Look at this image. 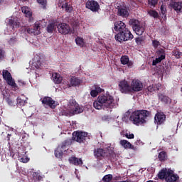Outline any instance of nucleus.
I'll list each match as a JSON object with an SVG mask.
<instances>
[{
    "instance_id": "21",
    "label": "nucleus",
    "mask_w": 182,
    "mask_h": 182,
    "mask_svg": "<svg viewBox=\"0 0 182 182\" xmlns=\"http://www.w3.org/2000/svg\"><path fill=\"white\" fill-rule=\"evenodd\" d=\"M70 144H72V139H68L63 141L60 148L61 150L66 151L67 150H69Z\"/></svg>"
},
{
    "instance_id": "34",
    "label": "nucleus",
    "mask_w": 182,
    "mask_h": 182,
    "mask_svg": "<svg viewBox=\"0 0 182 182\" xmlns=\"http://www.w3.org/2000/svg\"><path fill=\"white\" fill-rule=\"evenodd\" d=\"M17 106H21V107L25 106V105H26V100L21 98L20 97H17Z\"/></svg>"
},
{
    "instance_id": "22",
    "label": "nucleus",
    "mask_w": 182,
    "mask_h": 182,
    "mask_svg": "<svg viewBox=\"0 0 182 182\" xmlns=\"http://www.w3.org/2000/svg\"><path fill=\"white\" fill-rule=\"evenodd\" d=\"M69 161L71 164H74V166H82L83 164V161H82V159H78L77 157H70L69 159Z\"/></svg>"
},
{
    "instance_id": "32",
    "label": "nucleus",
    "mask_w": 182,
    "mask_h": 182,
    "mask_svg": "<svg viewBox=\"0 0 182 182\" xmlns=\"http://www.w3.org/2000/svg\"><path fill=\"white\" fill-rule=\"evenodd\" d=\"M161 13L164 16V19H167V7L166 5L161 6Z\"/></svg>"
},
{
    "instance_id": "8",
    "label": "nucleus",
    "mask_w": 182,
    "mask_h": 182,
    "mask_svg": "<svg viewBox=\"0 0 182 182\" xmlns=\"http://www.w3.org/2000/svg\"><path fill=\"white\" fill-rule=\"evenodd\" d=\"M119 90L121 93H131L132 92V85L127 82L126 80H123L119 82Z\"/></svg>"
},
{
    "instance_id": "39",
    "label": "nucleus",
    "mask_w": 182,
    "mask_h": 182,
    "mask_svg": "<svg viewBox=\"0 0 182 182\" xmlns=\"http://www.w3.org/2000/svg\"><path fill=\"white\" fill-rule=\"evenodd\" d=\"M157 4H159V0H148V5L150 8H155Z\"/></svg>"
},
{
    "instance_id": "29",
    "label": "nucleus",
    "mask_w": 182,
    "mask_h": 182,
    "mask_svg": "<svg viewBox=\"0 0 182 182\" xmlns=\"http://www.w3.org/2000/svg\"><path fill=\"white\" fill-rule=\"evenodd\" d=\"M63 151L64 150L61 149L60 146H58L54 152V154L57 159H60L62 156H63Z\"/></svg>"
},
{
    "instance_id": "2",
    "label": "nucleus",
    "mask_w": 182,
    "mask_h": 182,
    "mask_svg": "<svg viewBox=\"0 0 182 182\" xmlns=\"http://www.w3.org/2000/svg\"><path fill=\"white\" fill-rule=\"evenodd\" d=\"M93 107L97 110H100L102 107L113 109L116 107V103H114L113 96L110 95H100L97 97V100L93 102Z\"/></svg>"
},
{
    "instance_id": "17",
    "label": "nucleus",
    "mask_w": 182,
    "mask_h": 182,
    "mask_svg": "<svg viewBox=\"0 0 182 182\" xmlns=\"http://www.w3.org/2000/svg\"><path fill=\"white\" fill-rule=\"evenodd\" d=\"M161 85H149L146 90H145V93H146L147 96H151L154 94L156 90H160V87Z\"/></svg>"
},
{
    "instance_id": "9",
    "label": "nucleus",
    "mask_w": 182,
    "mask_h": 182,
    "mask_svg": "<svg viewBox=\"0 0 182 182\" xmlns=\"http://www.w3.org/2000/svg\"><path fill=\"white\" fill-rule=\"evenodd\" d=\"M69 105L73 114H79V113H82L83 112V109L79 107V104L76 102L75 100H70Z\"/></svg>"
},
{
    "instance_id": "11",
    "label": "nucleus",
    "mask_w": 182,
    "mask_h": 182,
    "mask_svg": "<svg viewBox=\"0 0 182 182\" xmlns=\"http://www.w3.org/2000/svg\"><path fill=\"white\" fill-rule=\"evenodd\" d=\"M23 31L30 35L32 33L33 35H39L41 33V26L39 23H36L35 26L32 27H24Z\"/></svg>"
},
{
    "instance_id": "55",
    "label": "nucleus",
    "mask_w": 182,
    "mask_h": 182,
    "mask_svg": "<svg viewBox=\"0 0 182 182\" xmlns=\"http://www.w3.org/2000/svg\"><path fill=\"white\" fill-rule=\"evenodd\" d=\"M133 2H139L141 4V0H132Z\"/></svg>"
},
{
    "instance_id": "10",
    "label": "nucleus",
    "mask_w": 182,
    "mask_h": 182,
    "mask_svg": "<svg viewBox=\"0 0 182 182\" xmlns=\"http://www.w3.org/2000/svg\"><path fill=\"white\" fill-rule=\"evenodd\" d=\"M143 90V82L139 79H134L131 82V92H141Z\"/></svg>"
},
{
    "instance_id": "14",
    "label": "nucleus",
    "mask_w": 182,
    "mask_h": 182,
    "mask_svg": "<svg viewBox=\"0 0 182 182\" xmlns=\"http://www.w3.org/2000/svg\"><path fill=\"white\" fill-rule=\"evenodd\" d=\"M86 8H87V9H90L92 12H97L100 6H99V3H97V1L91 0L87 1Z\"/></svg>"
},
{
    "instance_id": "40",
    "label": "nucleus",
    "mask_w": 182,
    "mask_h": 182,
    "mask_svg": "<svg viewBox=\"0 0 182 182\" xmlns=\"http://www.w3.org/2000/svg\"><path fill=\"white\" fill-rule=\"evenodd\" d=\"M181 55H182V53L178 51V50L177 49H175L172 51V55L175 56L176 59H180Z\"/></svg>"
},
{
    "instance_id": "43",
    "label": "nucleus",
    "mask_w": 182,
    "mask_h": 182,
    "mask_svg": "<svg viewBox=\"0 0 182 182\" xmlns=\"http://www.w3.org/2000/svg\"><path fill=\"white\" fill-rule=\"evenodd\" d=\"M135 42L136 43V45H141V43H143V42H144V38H143V36H139V37H136L135 38Z\"/></svg>"
},
{
    "instance_id": "15",
    "label": "nucleus",
    "mask_w": 182,
    "mask_h": 182,
    "mask_svg": "<svg viewBox=\"0 0 182 182\" xmlns=\"http://www.w3.org/2000/svg\"><path fill=\"white\" fill-rule=\"evenodd\" d=\"M154 120L156 124H163L166 122V114L163 112H157L155 114Z\"/></svg>"
},
{
    "instance_id": "53",
    "label": "nucleus",
    "mask_w": 182,
    "mask_h": 182,
    "mask_svg": "<svg viewBox=\"0 0 182 182\" xmlns=\"http://www.w3.org/2000/svg\"><path fill=\"white\" fill-rule=\"evenodd\" d=\"M159 55L160 56L158 58V59L161 60H161H164V59H166V54H161Z\"/></svg>"
},
{
    "instance_id": "36",
    "label": "nucleus",
    "mask_w": 182,
    "mask_h": 182,
    "mask_svg": "<svg viewBox=\"0 0 182 182\" xmlns=\"http://www.w3.org/2000/svg\"><path fill=\"white\" fill-rule=\"evenodd\" d=\"M38 4L41 5L43 9H46V6L48 5V0H37Z\"/></svg>"
},
{
    "instance_id": "54",
    "label": "nucleus",
    "mask_w": 182,
    "mask_h": 182,
    "mask_svg": "<svg viewBox=\"0 0 182 182\" xmlns=\"http://www.w3.org/2000/svg\"><path fill=\"white\" fill-rule=\"evenodd\" d=\"M2 58H4V52L0 49V59H2Z\"/></svg>"
},
{
    "instance_id": "23",
    "label": "nucleus",
    "mask_w": 182,
    "mask_h": 182,
    "mask_svg": "<svg viewBox=\"0 0 182 182\" xmlns=\"http://www.w3.org/2000/svg\"><path fill=\"white\" fill-rule=\"evenodd\" d=\"M83 81L76 77H73L70 80L71 86H79Z\"/></svg>"
},
{
    "instance_id": "48",
    "label": "nucleus",
    "mask_w": 182,
    "mask_h": 182,
    "mask_svg": "<svg viewBox=\"0 0 182 182\" xmlns=\"http://www.w3.org/2000/svg\"><path fill=\"white\" fill-rule=\"evenodd\" d=\"M156 54L157 55H164V54H166V50H164V49H163V48H160L156 51Z\"/></svg>"
},
{
    "instance_id": "26",
    "label": "nucleus",
    "mask_w": 182,
    "mask_h": 182,
    "mask_svg": "<svg viewBox=\"0 0 182 182\" xmlns=\"http://www.w3.org/2000/svg\"><path fill=\"white\" fill-rule=\"evenodd\" d=\"M75 43H76V45H77L80 48H83L86 45V43L85 42V40L83 39V38H81V37H77L75 38Z\"/></svg>"
},
{
    "instance_id": "41",
    "label": "nucleus",
    "mask_w": 182,
    "mask_h": 182,
    "mask_svg": "<svg viewBox=\"0 0 182 182\" xmlns=\"http://www.w3.org/2000/svg\"><path fill=\"white\" fill-rule=\"evenodd\" d=\"M122 180V177L120 175H114L112 176V181L116 182H129V181H120Z\"/></svg>"
},
{
    "instance_id": "24",
    "label": "nucleus",
    "mask_w": 182,
    "mask_h": 182,
    "mask_svg": "<svg viewBox=\"0 0 182 182\" xmlns=\"http://www.w3.org/2000/svg\"><path fill=\"white\" fill-rule=\"evenodd\" d=\"M21 11L23 12V14H24L26 18H31V16H32V12L31 11V9H29V7L28 6H23L21 7Z\"/></svg>"
},
{
    "instance_id": "42",
    "label": "nucleus",
    "mask_w": 182,
    "mask_h": 182,
    "mask_svg": "<svg viewBox=\"0 0 182 182\" xmlns=\"http://www.w3.org/2000/svg\"><path fill=\"white\" fill-rule=\"evenodd\" d=\"M53 31H55V24L51 23L47 26V32H48V33H52Z\"/></svg>"
},
{
    "instance_id": "50",
    "label": "nucleus",
    "mask_w": 182,
    "mask_h": 182,
    "mask_svg": "<svg viewBox=\"0 0 182 182\" xmlns=\"http://www.w3.org/2000/svg\"><path fill=\"white\" fill-rule=\"evenodd\" d=\"M125 136L127 137V139H134V134H130V132H129V133L127 132L125 134Z\"/></svg>"
},
{
    "instance_id": "46",
    "label": "nucleus",
    "mask_w": 182,
    "mask_h": 182,
    "mask_svg": "<svg viewBox=\"0 0 182 182\" xmlns=\"http://www.w3.org/2000/svg\"><path fill=\"white\" fill-rule=\"evenodd\" d=\"M6 102L9 106H15V101L12 100L11 98L8 97L6 99Z\"/></svg>"
},
{
    "instance_id": "4",
    "label": "nucleus",
    "mask_w": 182,
    "mask_h": 182,
    "mask_svg": "<svg viewBox=\"0 0 182 182\" xmlns=\"http://www.w3.org/2000/svg\"><path fill=\"white\" fill-rule=\"evenodd\" d=\"M159 178L161 180H165L166 182H177L180 179V177L177 173H174V171L168 169H162L158 174Z\"/></svg>"
},
{
    "instance_id": "27",
    "label": "nucleus",
    "mask_w": 182,
    "mask_h": 182,
    "mask_svg": "<svg viewBox=\"0 0 182 182\" xmlns=\"http://www.w3.org/2000/svg\"><path fill=\"white\" fill-rule=\"evenodd\" d=\"M61 8L63 9H65V12L68 13H70L73 11V6H72V5L69 4L67 2L63 4Z\"/></svg>"
},
{
    "instance_id": "57",
    "label": "nucleus",
    "mask_w": 182,
    "mask_h": 182,
    "mask_svg": "<svg viewBox=\"0 0 182 182\" xmlns=\"http://www.w3.org/2000/svg\"><path fill=\"white\" fill-rule=\"evenodd\" d=\"M146 182H154L153 181H146Z\"/></svg>"
},
{
    "instance_id": "47",
    "label": "nucleus",
    "mask_w": 182,
    "mask_h": 182,
    "mask_svg": "<svg viewBox=\"0 0 182 182\" xmlns=\"http://www.w3.org/2000/svg\"><path fill=\"white\" fill-rule=\"evenodd\" d=\"M90 95H91V96H92V97H97V95H99V93H98L96 90H92L90 91Z\"/></svg>"
},
{
    "instance_id": "20",
    "label": "nucleus",
    "mask_w": 182,
    "mask_h": 182,
    "mask_svg": "<svg viewBox=\"0 0 182 182\" xmlns=\"http://www.w3.org/2000/svg\"><path fill=\"white\" fill-rule=\"evenodd\" d=\"M120 60L122 65H127L129 68H133V62L130 61V58H129L128 55H122Z\"/></svg>"
},
{
    "instance_id": "51",
    "label": "nucleus",
    "mask_w": 182,
    "mask_h": 182,
    "mask_svg": "<svg viewBox=\"0 0 182 182\" xmlns=\"http://www.w3.org/2000/svg\"><path fill=\"white\" fill-rule=\"evenodd\" d=\"M16 42V38L13 37L9 41V45H14Z\"/></svg>"
},
{
    "instance_id": "49",
    "label": "nucleus",
    "mask_w": 182,
    "mask_h": 182,
    "mask_svg": "<svg viewBox=\"0 0 182 182\" xmlns=\"http://www.w3.org/2000/svg\"><path fill=\"white\" fill-rule=\"evenodd\" d=\"M160 62H161V61L159 58H156L152 62V66H156L158 63H160Z\"/></svg>"
},
{
    "instance_id": "18",
    "label": "nucleus",
    "mask_w": 182,
    "mask_h": 182,
    "mask_svg": "<svg viewBox=\"0 0 182 182\" xmlns=\"http://www.w3.org/2000/svg\"><path fill=\"white\" fill-rule=\"evenodd\" d=\"M119 144L124 149H129L130 150H134L136 151L137 150L136 147H134L133 144H132L129 141L126 139H122L119 141Z\"/></svg>"
},
{
    "instance_id": "12",
    "label": "nucleus",
    "mask_w": 182,
    "mask_h": 182,
    "mask_svg": "<svg viewBox=\"0 0 182 182\" xmlns=\"http://www.w3.org/2000/svg\"><path fill=\"white\" fill-rule=\"evenodd\" d=\"M58 31L61 35H68L70 33V26L68 23H61L57 26Z\"/></svg>"
},
{
    "instance_id": "13",
    "label": "nucleus",
    "mask_w": 182,
    "mask_h": 182,
    "mask_svg": "<svg viewBox=\"0 0 182 182\" xmlns=\"http://www.w3.org/2000/svg\"><path fill=\"white\" fill-rule=\"evenodd\" d=\"M118 9L117 15L122 18H129V8L124 5L117 6Z\"/></svg>"
},
{
    "instance_id": "7",
    "label": "nucleus",
    "mask_w": 182,
    "mask_h": 182,
    "mask_svg": "<svg viewBox=\"0 0 182 182\" xmlns=\"http://www.w3.org/2000/svg\"><path fill=\"white\" fill-rule=\"evenodd\" d=\"M86 137H87V132L83 131H75L73 133L71 140L81 144V143H85Z\"/></svg>"
},
{
    "instance_id": "3",
    "label": "nucleus",
    "mask_w": 182,
    "mask_h": 182,
    "mask_svg": "<svg viewBox=\"0 0 182 182\" xmlns=\"http://www.w3.org/2000/svg\"><path fill=\"white\" fill-rule=\"evenodd\" d=\"M150 116H151V112L147 109L135 110L131 114L129 120L135 126H141L147 123V117Z\"/></svg>"
},
{
    "instance_id": "33",
    "label": "nucleus",
    "mask_w": 182,
    "mask_h": 182,
    "mask_svg": "<svg viewBox=\"0 0 182 182\" xmlns=\"http://www.w3.org/2000/svg\"><path fill=\"white\" fill-rule=\"evenodd\" d=\"M33 178L34 180H37V181H42L43 176H41V173H39L38 172H33Z\"/></svg>"
},
{
    "instance_id": "45",
    "label": "nucleus",
    "mask_w": 182,
    "mask_h": 182,
    "mask_svg": "<svg viewBox=\"0 0 182 182\" xmlns=\"http://www.w3.org/2000/svg\"><path fill=\"white\" fill-rule=\"evenodd\" d=\"M152 46H154V48H155V49L159 48V46H160V41H159L157 40L152 41Z\"/></svg>"
},
{
    "instance_id": "38",
    "label": "nucleus",
    "mask_w": 182,
    "mask_h": 182,
    "mask_svg": "<svg viewBox=\"0 0 182 182\" xmlns=\"http://www.w3.org/2000/svg\"><path fill=\"white\" fill-rule=\"evenodd\" d=\"M112 180H113V175H112V174L105 175L102 178L103 182H110V181H112Z\"/></svg>"
},
{
    "instance_id": "25",
    "label": "nucleus",
    "mask_w": 182,
    "mask_h": 182,
    "mask_svg": "<svg viewBox=\"0 0 182 182\" xmlns=\"http://www.w3.org/2000/svg\"><path fill=\"white\" fill-rule=\"evenodd\" d=\"M8 25H9L12 29H15L16 28H19L20 23L16 21L15 19H9Z\"/></svg>"
},
{
    "instance_id": "56",
    "label": "nucleus",
    "mask_w": 182,
    "mask_h": 182,
    "mask_svg": "<svg viewBox=\"0 0 182 182\" xmlns=\"http://www.w3.org/2000/svg\"><path fill=\"white\" fill-rule=\"evenodd\" d=\"M20 83L21 84V85H26V83H25V82H20Z\"/></svg>"
},
{
    "instance_id": "31",
    "label": "nucleus",
    "mask_w": 182,
    "mask_h": 182,
    "mask_svg": "<svg viewBox=\"0 0 182 182\" xmlns=\"http://www.w3.org/2000/svg\"><path fill=\"white\" fill-rule=\"evenodd\" d=\"M3 77L4 80H8L9 79H12V75H11V73L6 70H3Z\"/></svg>"
},
{
    "instance_id": "5",
    "label": "nucleus",
    "mask_w": 182,
    "mask_h": 182,
    "mask_svg": "<svg viewBox=\"0 0 182 182\" xmlns=\"http://www.w3.org/2000/svg\"><path fill=\"white\" fill-rule=\"evenodd\" d=\"M94 156L97 160H103V159L106 157H108V159L116 157V154L114 153V151L107 148H97L94 149Z\"/></svg>"
},
{
    "instance_id": "1",
    "label": "nucleus",
    "mask_w": 182,
    "mask_h": 182,
    "mask_svg": "<svg viewBox=\"0 0 182 182\" xmlns=\"http://www.w3.org/2000/svg\"><path fill=\"white\" fill-rule=\"evenodd\" d=\"M114 30L117 32L114 38L117 42H127L132 41L134 36L126 26V23L123 21H117L114 25Z\"/></svg>"
},
{
    "instance_id": "59",
    "label": "nucleus",
    "mask_w": 182,
    "mask_h": 182,
    "mask_svg": "<svg viewBox=\"0 0 182 182\" xmlns=\"http://www.w3.org/2000/svg\"><path fill=\"white\" fill-rule=\"evenodd\" d=\"M60 178H62V176H60Z\"/></svg>"
},
{
    "instance_id": "6",
    "label": "nucleus",
    "mask_w": 182,
    "mask_h": 182,
    "mask_svg": "<svg viewBox=\"0 0 182 182\" xmlns=\"http://www.w3.org/2000/svg\"><path fill=\"white\" fill-rule=\"evenodd\" d=\"M129 23L132 26L134 32H135V33L139 36H141V35L144 33L146 27L139 20L136 18L130 19Z\"/></svg>"
},
{
    "instance_id": "44",
    "label": "nucleus",
    "mask_w": 182,
    "mask_h": 182,
    "mask_svg": "<svg viewBox=\"0 0 182 182\" xmlns=\"http://www.w3.org/2000/svg\"><path fill=\"white\" fill-rule=\"evenodd\" d=\"M93 88L97 92L98 94L102 93V92H103V89H102L100 85H94Z\"/></svg>"
},
{
    "instance_id": "35",
    "label": "nucleus",
    "mask_w": 182,
    "mask_h": 182,
    "mask_svg": "<svg viewBox=\"0 0 182 182\" xmlns=\"http://www.w3.org/2000/svg\"><path fill=\"white\" fill-rule=\"evenodd\" d=\"M6 82L9 86H11V87H14V89H16V87H18V85L15 83V80H13L12 77L11 78L6 80Z\"/></svg>"
},
{
    "instance_id": "16",
    "label": "nucleus",
    "mask_w": 182,
    "mask_h": 182,
    "mask_svg": "<svg viewBox=\"0 0 182 182\" xmlns=\"http://www.w3.org/2000/svg\"><path fill=\"white\" fill-rule=\"evenodd\" d=\"M41 102L43 105L49 106V107L51 109H55L56 107V105H55V100H53L50 97H44Z\"/></svg>"
},
{
    "instance_id": "30",
    "label": "nucleus",
    "mask_w": 182,
    "mask_h": 182,
    "mask_svg": "<svg viewBox=\"0 0 182 182\" xmlns=\"http://www.w3.org/2000/svg\"><path fill=\"white\" fill-rule=\"evenodd\" d=\"M148 15L151 16V18H154V19H157L159 18V12L156 10H149L148 11Z\"/></svg>"
},
{
    "instance_id": "52",
    "label": "nucleus",
    "mask_w": 182,
    "mask_h": 182,
    "mask_svg": "<svg viewBox=\"0 0 182 182\" xmlns=\"http://www.w3.org/2000/svg\"><path fill=\"white\" fill-rule=\"evenodd\" d=\"M21 163H28V161H29V158H28V157L21 158Z\"/></svg>"
},
{
    "instance_id": "58",
    "label": "nucleus",
    "mask_w": 182,
    "mask_h": 182,
    "mask_svg": "<svg viewBox=\"0 0 182 182\" xmlns=\"http://www.w3.org/2000/svg\"><path fill=\"white\" fill-rule=\"evenodd\" d=\"M1 2H2V0H0V4H1Z\"/></svg>"
},
{
    "instance_id": "19",
    "label": "nucleus",
    "mask_w": 182,
    "mask_h": 182,
    "mask_svg": "<svg viewBox=\"0 0 182 182\" xmlns=\"http://www.w3.org/2000/svg\"><path fill=\"white\" fill-rule=\"evenodd\" d=\"M158 97L159 100L165 105H170L171 103V98L163 93H159Z\"/></svg>"
},
{
    "instance_id": "37",
    "label": "nucleus",
    "mask_w": 182,
    "mask_h": 182,
    "mask_svg": "<svg viewBox=\"0 0 182 182\" xmlns=\"http://www.w3.org/2000/svg\"><path fill=\"white\" fill-rule=\"evenodd\" d=\"M160 161H164L166 157H167V153L166 151H161L158 156Z\"/></svg>"
},
{
    "instance_id": "28",
    "label": "nucleus",
    "mask_w": 182,
    "mask_h": 182,
    "mask_svg": "<svg viewBox=\"0 0 182 182\" xmlns=\"http://www.w3.org/2000/svg\"><path fill=\"white\" fill-rule=\"evenodd\" d=\"M53 80H54L55 83L59 84L62 83V80H63V77L60 76V75L58 73H54L52 75Z\"/></svg>"
}]
</instances>
